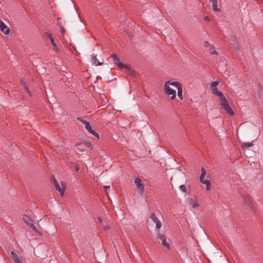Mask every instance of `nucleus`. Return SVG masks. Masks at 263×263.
<instances>
[{"label": "nucleus", "mask_w": 263, "mask_h": 263, "mask_svg": "<svg viewBox=\"0 0 263 263\" xmlns=\"http://www.w3.org/2000/svg\"><path fill=\"white\" fill-rule=\"evenodd\" d=\"M172 86H174L176 87L178 90V97L182 100V86L181 84L179 82H173L172 83H170Z\"/></svg>", "instance_id": "obj_13"}, {"label": "nucleus", "mask_w": 263, "mask_h": 263, "mask_svg": "<svg viewBox=\"0 0 263 263\" xmlns=\"http://www.w3.org/2000/svg\"><path fill=\"white\" fill-rule=\"evenodd\" d=\"M0 30L5 35H9L10 33V29L0 18Z\"/></svg>", "instance_id": "obj_12"}, {"label": "nucleus", "mask_w": 263, "mask_h": 263, "mask_svg": "<svg viewBox=\"0 0 263 263\" xmlns=\"http://www.w3.org/2000/svg\"><path fill=\"white\" fill-rule=\"evenodd\" d=\"M21 82H22V85H23V86L25 88L26 90L27 91V92L29 93V95L30 96H31V94H30V93L29 92V89H28V87L27 86V85H26L25 82L24 81H22Z\"/></svg>", "instance_id": "obj_21"}, {"label": "nucleus", "mask_w": 263, "mask_h": 263, "mask_svg": "<svg viewBox=\"0 0 263 263\" xmlns=\"http://www.w3.org/2000/svg\"><path fill=\"white\" fill-rule=\"evenodd\" d=\"M92 62L93 63V64L95 65L96 66L102 65L103 64L102 62H100L98 61L96 55L92 57Z\"/></svg>", "instance_id": "obj_19"}, {"label": "nucleus", "mask_w": 263, "mask_h": 263, "mask_svg": "<svg viewBox=\"0 0 263 263\" xmlns=\"http://www.w3.org/2000/svg\"><path fill=\"white\" fill-rule=\"evenodd\" d=\"M157 238L160 239L162 240V244L163 246L165 247L168 249H170V245L166 242V237L164 235L161 233H158Z\"/></svg>", "instance_id": "obj_14"}, {"label": "nucleus", "mask_w": 263, "mask_h": 263, "mask_svg": "<svg viewBox=\"0 0 263 263\" xmlns=\"http://www.w3.org/2000/svg\"><path fill=\"white\" fill-rule=\"evenodd\" d=\"M203 20L206 22H210L211 21L210 18L208 16H204Z\"/></svg>", "instance_id": "obj_27"}, {"label": "nucleus", "mask_w": 263, "mask_h": 263, "mask_svg": "<svg viewBox=\"0 0 263 263\" xmlns=\"http://www.w3.org/2000/svg\"><path fill=\"white\" fill-rule=\"evenodd\" d=\"M134 182L139 190V192L140 194L142 195L144 192V185L142 180L139 178H136L134 180Z\"/></svg>", "instance_id": "obj_8"}, {"label": "nucleus", "mask_w": 263, "mask_h": 263, "mask_svg": "<svg viewBox=\"0 0 263 263\" xmlns=\"http://www.w3.org/2000/svg\"><path fill=\"white\" fill-rule=\"evenodd\" d=\"M173 82H171L170 81H166L165 82L164 86L165 94L167 96L172 95L171 99L173 100L176 98V90H174L170 87V85H171L169 83H172Z\"/></svg>", "instance_id": "obj_3"}, {"label": "nucleus", "mask_w": 263, "mask_h": 263, "mask_svg": "<svg viewBox=\"0 0 263 263\" xmlns=\"http://www.w3.org/2000/svg\"><path fill=\"white\" fill-rule=\"evenodd\" d=\"M206 172L205 170L202 167H201V173L200 174L199 180L200 181L206 185V190L209 191L211 187V182L209 180L204 179V177L206 175Z\"/></svg>", "instance_id": "obj_5"}, {"label": "nucleus", "mask_w": 263, "mask_h": 263, "mask_svg": "<svg viewBox=\"0 0 263 263\" xmlns=\"http://www.w3.org/2000/svg\"><path fill=\"white\" fill-rule=\"evenodd\" d=\"M242 205L243 207L254 212L253 204L251 198L248 195H245L243 197Z\"/></svg>", "instance_id": "obj_4"}, {"label": "nucleus", "mask_w": 263, "mask_h": 263, "mask_svg": "<svg viewBox=\"0 0 263 263\" xmlns=\"http://www.w3.org/2000/svg\"><path fill=\"white\" fill-rule=\"evenodd\" d=\"M220 6V5H218V1H212V9L215 12H219L220 11V8H219Z\"/></svg>", "instance_id": "obj_17"}, {"label": "nucleus", "mask_w": 263, "mask_h": 263, "mask_svg": "<svg viewBox=\"0 0 263 263\" xmlns=\"http://www.w3.org/2000/svg\"><path fill=\"white\" fill-rule=\"evenodd\" d=\"M179 189L181 191H182L183 192H186V187L184 185H181L179 186Z\"/></svg>", "instance_id": "obj_23"}, {"label": "nucleus", "mask_w": 263, "mask_h": 263, "mask_svg": "<svg viewBox=\"0 0 263 263\" xmlns=\"http://www.w3.org/2000/svg\"><path fill=\"white\" fill-rule=\"evenodd\" d=\"M77 119L85 125L86 129L91 134L97 137L98 139L99 138V135L98 133H96L92 130L90 124L89 122L82 119L81 118H77Z\"/></svg>", "instance_id": "obj_6"}, {"label": "nucleus", "mask_w": 263, "mask_h": 263, "mask_svg": "<svg viewBox=\"0 0 263 263\" xmlns=\"http://www.w3.org/2000/svg\"><path fill=\"white\" fill-rule=\"evenodd\" d=\"M61 31H62L63 33H64V32L65 31V30L64 28H61Z\"/></svg>", "instance_id": "obj_31"}, {"label": "nucleus", "mask_w": 263, "mask_h": 263, "mask_svg": "<svg viewBox=\"0 0 263 263\" xmlns=\"http://www.w3.org/2000/svg\"><path fill=\"white\" fill-rule=\"evenodd\" d=\"M124 31H125V32L127 34H129V32H128V30H125Z\"/></svg>", "instance_id": "obj_32"}, {"label": "nucleus", "mask_w": 263, "mask_h": 263, "mask_svg": "<svg viewBox=\"0 0 263 263\" xmlns=\"http://www.w3.org/2000/svg\"><path fill=\"white\" fill-rule=\"evenodd\" d=\"M193 208H197L199 206V203L197 202V201H195L193 202V203L191 204Z\"/></svg>", "instance_id": "obj_22"}, {"label": "nucleus", "mask_w": 263, "mask_h": 263, "mask_svg": "<svg viewBox=\"0 0 263 263\" xmlns=\"http://www.w3.org/2000/svg\"><path fill=\"white\" fill-rule=\"evenodd\" d=\"M34 231L35 233H36L37 234H39V235H42V234H41V233L40 232V231L39 230H37V229H36V231Z\"/></svg>", "instance_id": "obj_28"}, {"label": "nucleus", "mask_w": 263, "mask_h": 263, "mask_svg": "<svg viewBox=\"0 0 263 263\" xmlns=\"http://www.w3.org/2000/svg\"><path fill=\"white\" fill-rule=\"evenodd\" d=\"M204 46L206 48H209V50H211L212 49L214 48V46L212 45H210V44L207 41H205L204 42Z\"/></svg>", "instance_id": "obj_20"}, {"label": "nucleus", "mask_w": 263, "mask_h": 263, "mask_svg": "<svg viewBox=\"0 0 263 263\" xmlns=\"http://www.w3.org/2000/svg\"><path fill=\"white\" fill-rule=\"evenodd\" d=\"M210 51L211 54H218V52H217L215 49L214 48L212 49L211 50H209Z\"/></svg>", "instance_id": "obj_26"}, {"label": "nucleus", "mask_w": 263, "mask_h": 263, "mask_svg": "<svg viewBox=\"0 0 263 263\" xmlns=\"http://www.w3.org/2000/svg\"><path fill=\"white\" fill-rule=\"evenodd\" d=\"M219 81H216L211 84V88L212 89V94L214 96L218 97V93H222L218 91V88L216 87L219 84Z\"/></svg>", "instance_id": "obj_11"}, {"label": "nucleus", "mask_w": 263, "mask_h": 263, "mask_svg": "<svg viewBox=\"0 0 263 263\" xmlns=\"http://www.w3.org/2000/svg\"><path fill=\"white\" fill-rule=\"evenodd\" d=\"M53 184L55 189L60 193L61 196H63L65 193V190L66 187V184L65 182H61V186L59 184L58 182L54 178Z\"/></svg>", "instance_id": "obj_7"}, {"label": "nucleus", "mask_w": 263, "mask_h": 263, "mask_svg": "<svg viewBox=\"0 0 263 263\" xmlns=\"http://www.w3.org/2000/svg\"><path fill=\"white\" fill-rule=\"evenodd\" d=\"M187 202H188L190 205H191V204L193 203V202H194L193 198H191V197H189V198H187Z\"/></svg>", "instance_id": "obj_25"}, {"label": "nucleus", "mask_w": 263, "mask_h": 263, "mask_svg": "<svg viewBox=\"0 0 263 263\" xmlns=\"http://www.w3.org/2000/svg\"><path fill=\"white\" fill-rule=\"evenodd\" d=\"M98 219L100 222H101L102 221V218L100 217H99Z\"/></svg>", "instance_id": "obj_29"}, {"label": "nucleus", "mask_w": 263, "mask_h": 263, "mask_svg": "<svg viewBox=\"0 0 263 263\" xmlns=\"http://www.w3.org/2000/svg\"><path fill=\"white\" fill-rule=\"evenodd\" d=\"M10 256L14 263H23L22 257L18 255L14 251L10 252Z\"/></svg>", "instance_id": "obj_10"}, {"label": "nucleus", "mask_w": 263, "mask_h": 263, "mask_svg": "<svg viewBox=\"0 0 263 263\" xmlns=\"http://www.w3.org/2000/svg\"><path fill=\"white\" fill-rule=\"evenodd\" d=\"M111 58L112 59L114 64L117 65L120 69L124 70L126 73L130 74L132 73L130 68L127 65L121 62L119 58L116 54L111 55Z\"/></svg>", "instance_id": "obj_2"}, {"label": "nucleus", "mask_w": 263, "mask_h": 263, "mask_svg": "<svg viewBox=\"0 0 263 263\" xmlns=\"http://www.w3.org/2000/svg\"><path fill=\"white\" fill-rule=\"evenodd\" d=\"M151 218L156 223V228L157 230H159L161 226V223L158 218L156 216L155 214H152L151 215Z\"/></svg>", "instance_id": "obj_15"}, {"label": "nucleus", "mask_w": 263, "mask_h": 263, "mask_svg": "<svg viewBox=\"0 0 263 263\" xmlns=\"http://www.w3.org/2000/svg\"><path fill=\"white\" fill-rule=\"evenodd\" d=\"M76 171H79V167H76Z\"/></svg>", "instance_id": "obj_33"}, {"label": "nucleus", "mask_w": 263, "mask_h": 263, "mask_svg": "<svg viewBox=\"0 0 263 263\" xmlns=\"http://www.w3.org/2000/svg\"><path fill=\"white\" fill-rule=\"evenodd\" d=\"M253 145V143H252V142H245L242 144L241 148L243 150H244L247 148L252 147Z\"/></svg>", "instance_id": "obj_18"}, {"label": "nucleus", "mask_w": 263, "mask_h": 263, "mask_svg": "<svg viewBox=\"0 0 263 263\" xmlns=\"http://www.w3.org/2000/svg\"><path fill=\"white\" fill-rule=\"evenodd\" d=\"M85 145L88 147V148H90L91 149H92V145L91 143L89 142H86L85 143Z\"/></svg>", "instance_id": "obj_24"}, {"label": "nucleus", "mask_w": 263, "mask_h": 263, "mask_svg": "<svg viewBox=\"0 0 263 263\" xmlns=\"http://www.w3.org/2000/svg\"><path fill=\"white\" fill-rule=\"evenodd\" d=\"M218 97L220 101V105L223 109L230 116L234 114L233 110L229 106L228 101L222 93H218Z\"/></svg>", "instance_id": "obj_1"}, {"label": "nucleus", "mask_w": 263, "mask_h": 263, "mask_svg": "<svg viewBox=\"0 0 263 263\" xmlns=\"http://www.w3.org/2000/svg\"><path fill=\"white\" fill-rule=\"evenodd\" d=\"M23 221L30 228H31L33 231H36V228L35 226L33 224V222L32 220L27 215H25L23 216Z\"/></svg>", "instance_id": "obj_9"}, {"label": "nucleus", "mask_w": 263, "mask_h": 263, "mask_svg": "<svg viewBox=\"0 0 263 263\" xmlns=\"http://www.w3.org/2000/svg\"><path fill=\"white\" fill-rule=\"evenodd\" d=\"M104 188L107 190L110 189V186H105Z\"/></svg>", "instance_id": "obj_30"}, {"label": "nucleus", "mask_w": 263, "mask_h": 263, "mask_svg": "<svg viewBox=\"0 0 263 263\" xmlns=\"http://www.w3.org/2000/svg\"><path fill=\"white\" fill-rule=\"evenodd\" d=\"M48 36L50 40V43L53 46V50L55 52H58L59 51V49L58 46H57L56 43L54 42V39L53 38V37L52 36L51 34H48Z\"/></svg>", "instance_id": "obj_16"}]
</instances>
